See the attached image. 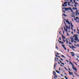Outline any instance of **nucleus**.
I'll return each instance as SVG.
<instances>
[{
  "instance_id": "nucleus-44",
  "label": "nucleus",
  "mask_w": 79,
  "mask_h": 79,
  "mask_svg": "<svg viewBox=\"0 0 79 79\" xmlns=\"http://www.w3.org/2000/svg\"><path fill=\"white\" fill-rule=\"evenodd\" d=\"M56 53H57V52H55V54H56Z\"/></svg>"
},
{
  "instance_id": "nucleus-63",
  "label": "nucleus",
  "mask_w": 79,
  "mask_h": 79,
  "mask_svg": "<svg viewBox=\"0 0 79 79\" xmlns=\"http://www.w3.org/2000/svg\"><path fill=\"white\" fill-rule=\"evenodd\" d=\"M58 58H60V56H58Z\"/></svg>"
},
{
  "instance_id": "nucleus-22",
  "label": "nucleus",
  "mask_w": 79,
  "mask_h": 79,
  "mask_svg": "<svg viewBox=\"0 0 79 79\" xmlns=\"http://www.w3.org/2000/svg\"><path fill=\"white\" fill-rule=\"evenodd\" d=\"M72 56H74V54H72L71 55Z\"/></svg>"
},
{
  "instance_id": "nucleus-59",
  "label": "nucleus",
  "mask_w": 79,
  "mask_h": 79,
  "mask_svg": "<svg viewBox=\"0 0 79 79\" xmlns=\"http://www.w3.org/2000/svg\"><path fill=\"white\" fill-rule=\"evenodd\" d=\"M56 57H58V56H57V55H56Z\"/></svg>"
},
{
  "instance_id": "nucleus-37",
  "label": "nucleus",
  "mask_w": 79,
  "mask_h": 79,
  "mask_svg": "<svg viewBox=\"0 0 79 79\" xmlns=\"http://www.w3.org/2000/svg\"><path fill=\"white\" fill-rule=\"evenodd\" d=\"M74 6H75V7H76L77 6V5H74Z\"/></svg>"
},
{
  "instance_id": "nucleus-30",
  "label": "nucleus",
  "mask_w": 79,
  "mask_h": 79,
  "mask_svg": "<svg viewBox=\"0 0 79 79\" xmlns=\"http://www.w3.org/2000/svg\"><path fill=\"white\" fill-rule=\"evenodd\" d=\"M62 11H63V12H64V13H66V12H65V11H63V10H62Z\"/></svg>"
},
{
  "instance_id": "nucleus-8",
  "label": "nucleus",
  "mask_w": 79,
  "mask_h": 79,
  "mask_svg": "<svg viewBox=\"0 0 79 79\" xmlns=\"http://www.w3.org/2000/svg\"><path fill=\"white\" fill-rule=\"evenodd\" d=\"M63 9H65V10H69L70 9H71V8H64Z\"/></svg>"
},
{
  "instance_id": "nucleus-26",
  "label": "nucleus",
  "mask_w": 79,
  "mask_h": 79,
  "mask_svg": "<svg viewBox=\"0 0 79 79\" xmlns=\"http://www.w3.org/2000/svg\"><path fill=\"white\" fill-rule=\"evenodd\" d=\"M62 57H63V58H65V57H64V56L63 55H62Z\"/></svg>"
},
{
  "instance_id": "nucleus-6",
  "label": "nucleus",
  "mask_w": 79,
  "mask_h": 79,
  "mask_svg": "<svg viewBox=\"0 0 79 79\" xmlns=\"http://www.w3.org/2000/svg\"><path fill=\"white\" fill-rule=\"evenodd\" d=\"M65 27L67 29H70V27H68V26H66V23H65Z\"/></svg>"
},
{
  "instance_id": "nucleus-18",
  "label": "nucleus",
  "mask_w": 79,
  "mask_h": 79,
  "mask_svg": "<svg viewBox=\"0 0 79 79\" xmlns=\"http://www.w3.org/2000/svg\"><path fill=\"white\" fill-rule=\"evenodd\" d=\"M57 64V63L55 64L54 65V67H56V65Z\"/></svg>"
},
{
  "instance_id": "nucleus-40",
  "label": "nucleus",
  "mask_w": 79,
  "mask_h": 79,
  "mask_svg": "<svg viewBox=\"0 0 79 79\" xmlns=\"http://www.w3.org/2000/svg\"><path fill=\"white\" fill-rule=\"evenodd\" d=\"M60 60H61V61H63V59H62L60 58Z\"/></svg>"
},
{
  "instance_id": "nucleus-3",
  "label": "nucleus",
  "mask_w": 79,
  "mask_h": 79,
  "mask_svg": "<svg viewBox=\"0 0 79 79\" xmlns=\"http://www.w3.org/2000/svg\"><path fill=\"white\" fill-rule=\"evenodd\" d=\"M72 68L76 72L77 71V70L76 69V68L74 67V66H72Z\"/></svg>"
},
{
  "instance_id": "nucleus-43",
  "label": "nucleus",
  "mask_w": 79,
  "mask_h": 79,
  "mask_svg": "<svg viewBox=\"0 0 79 79\" xmlns=\"http://www.w3.org/2000/svg\"><path fill=\"white\" fill-rule=\"evenodd\" d=\"M75 4H78L76 2H75Z\"/></svg>"
},
{
  "instance_id": "nucleus-28",
  "label": "nucleus",
  "mask_w": 79,
  "mask_h": 79,
  "mask_svg": "<svg viewBox=\"0 0 79 79\" xmlns=\"http://www.w3.org/2000/svg\"><path fill=\"white\" fill-rule=\"evenodd\" d=\"M74 63H75V64H76V65H77V64L76 63V62H74Z\"/></svg>"
},
{
  "instance_id": "nucleus-13",
  "label": "nucleus",
  "mask_w": 79,
  "mask_h": 79,
  "mask_svg": "<svg viewBox=\"0 0 79 79\" xmlns=\"http://www.w3.org/2000/svg\"><path fill=\"white\" fill-rule=\"evenodd\" d=\"M71 16L72 17H73L74 18L75 17V16L74 15H73V14H71Z\"/></svg>"
},
{
  "instance_id": "nucleus-15",
  "label": "nucleus",
  "mask_w": 79,
  "mask_h": 79,
  "mask_svg": "<svg viewBox=\"0 0 79 79\" xmlns=\"http://www.w3.org/2000/svg\"><path fill=\"white\" fill-rule=\"evenodd\" d=\"M63 15H64V16L65 17H66V15H65V14H63V15H62V16H63Z\"/></svg>"
},
{
  "instance_id": "nucleus-33",
  "label": "nucleus",
  "mask_w": 79,
  "mask_h": 79,
  "mask_svg": "<svg viewBox=\"0 0 79 79\" xmlns=\"http://www.w3.org/2000/svg\"><path fill=\"white\" fill-rule=\"evenodd\" d=\"M61 64H63V65H64V63H62Z\"/></svg>"
},
{
  "instance_id": "nucleus-12",
  "label": "nucleus",
  "mask_w": 79,
  "mask_h": 79,
  "mask_svg": "<svg viewBox=\"0 0 79 79\" xmlns=\"http://www.w3.org/2000/svg\"><path fill=\"white\" fill-rule=\"evenodd\" d=\"M62 39H66V37L65 36H62Z\"/></svg>"
},
{
  "instance_id": "nucleus-50",
  "label": "nucleus",
  "mask_w": 79,
  "mask_h": 79,
  "mask_svg": "<svg viewBox=\"0 0 79 79\" xmlns=\"http://www.w3.org/2000/svg\"><path fill=\"white\" fill-rule=\"evenodd\" d=\"M69 71H71V70H70V69H69Z\"/></svg>"
},
{
  "instance_id": "nucleus-11",
  "label": "nucleus",
  "mask_w": 79,
  "mask_h": 79,
  "mask_svg": "<svg viewBox=\"0 0 79 79\" xmlns=\"http://www.w3.org/2000/svg\"><path fill=\"white\" fill-rule=\"evenodd\" d=\"M64 31H66V32H68V30H67V29H65V27H64Z\"/></svg>"
},
{
  "instance_id": "nucleus-14",
  "label": "nucleus",
  "mask_w": 79,
  "mask_h": 79,
  "mask_svg": "<svg viewBox=\"0 0 79 79\" xmlns=\"http://www.w3.org/2000/svg\"><path fill=\"white\" fill-rule=\"evenodd\" d=\"M69 74L70 75H73V74H72V73H71V72L69 71Z\"/></svg>"
},
{
  "instance_id": "nucleus-54",
  "label": "nucleus",
  "mask_w": 79,
  "mask_h": 79,
  "mask_svg": "<svg viewBox=\"0 0 79 79\" xmlns=\"http://www.w3.org/2000/svg\"><path fill=\"white\" fill-rule=\"evenodd\" d=\"M72 0H70V2H72Z\"/></svg>"
},
{
  "instance_id": "nucleus-21",
  "label": "nucleus",
  "mask_w": 79,
  "mask_h": 79,
  "mask_svg": "<svg viewBox=\"0 0 79 79\" xmlns=\"http://www.w3.org/2000/svg\"><path fill=\"white\" fill-rule=\"evenodd\" d=\"M64 68L65 69H66V70L67 71H68V70L66 69V67H64Z\"/></svg>"
},
{
  "instance_id": "nucleus-51",
  "label": "nucleus",
  "mask_w": 79,
  "mask_h": 79,
  "mask_svg": "<svg viewBox=\"0 0 79 79\" xmlns=\"http://www.w3.org/2000/svg\"><path fill=\"white\" fill-rule=\"evenodd\" d=\"M71 12H72V13H73V10H71Z\"/></svg>"
},
{
  "instance_id": "nucleus-42",
  "label": "nucleus",
  "mask_w": 79,
  "mask_h": 79,
  "mask_svg": "<svg viewBox=\"0 0 79 79\" xmlns=\"http://www.w3.org/2000/svg\"><path fill=\"white\" fill-rule=\"evenodd\" d=\"M76 19H78L79 18H78V17H76Z\"/></svg>"
},
{
  "instance_id": "nucleus-47",
  "label": "nucleus",
  "mask_w": 79,
  "mask_h": 79,
  "mask_svg": "<svg viewBox=\"0 0 79 79\" xmlns=\"http://www.w3.org/2000/svg\"><path fill=\"white\" fill-rule=\"evenodd\" d=\"M56 59H57V60H58V58H56Z\"/></svg>"
},
{
  "instance_id": "nucleus-23",
  "label": "nucleus",
  "mask_w": 79,
  "mask_h": 79,
  "mask_svg": "<svg viewBox=\"0 0 79 79\" xmlns=\"http://www.w3.org/2000/svg\"><path fill=\"white\" fill-rule=\"evenodd\" d=\"M69 44H70V45H72V44L71 43V42H69Z\"/></svg>"
},
{
  "instance_id": "nucleus-20",
  "label": "nucleus",
  "mask_w": 79,
  "mask_h": 79,
  "mask_svg": "<svg viewBox=\"0 0 79 79\" xmlns=\"http://www.w3.org/2000/svg\"><path fill=\"white\" fill-rule=\"evenodd\" d=\"M79 54H78L77 55V58H79Z\"/></svg>"
},
{
  "instance_id": "nucleus-58",
  "label": "nucleus",
  "mask_w": 79,
  "mask_h": 79,
  "mask_svg": "<svg viewBox=\"0 0 79 79\" xmlns=\"http://www.w3.org/2000/svg\"><path fill=\"white\" fill-rule=\"evenodd\" d=\"M58 64H60V63L59 62H58Z\"/></svg>"
},
{
  "instance_id": "nucleus-9",
  "label": "nucleus",
  "mask_w": 79,
  "mask_h": 79,
  "mask_svg": "<svg viewBox=\"0 0 79 79\" xmlns=\"http://www.w3.org/2000/svg\"><path fill=\"white\" fill-rule=\"evenodd\" d=\"M66 22L69 24V25L70 24V23L68 19H67L66 20Z\"/></svg>"
},
{
  "instance_id": "nucleus-24",
  "label": "nucleus",
  "mask_w": 79,
  "mask_h": 79,
  "mask_svg": "<svg viewBox=\"0 0 79 79\" xmlns=\"http://www.w3.org/2000/svg\"><path fill=\"white\" fill-rule=\"evenodd\" d=\"M63 42H65V40H64V39H62Z\"/></svg>"
},
{
  "instance_id": "nucleus-41",
  "label": "nucleus",
  "mask_w": 79,
  "mask_h": 79,
  "mask_svg": "<svg viewBox=\"0 0 79 79\" xmlns=\"http://www.w3.org/2000/svg\"><path fill=\"white\" fill-rule=\"evenodd\" d=\"M60 63H62V62H61V60H60Z\"/></svg>"
},
{
  "instance_id": "nucleus-61",
  "label": "nucleus",
  "mask_w": 79,
  "mask_h": 79,
  "mask_svg": "<svg viewBox=\"0 0 79 79\" xmlns=\"http://www.w3.org/2000/svg\"><path fill=\"white\" fill-rule=\"evenodd\" d=\"M59 70L60 71V68H59Z\"/></svg>"
},
{
  "instance_id": "nucleus-52",
  "label": "nucleus",
  "mask_w": 79,
  "mask_h": 79,
  "mask_svg": "<svg viewBox=\"0 0 79 79\" xmlns=\"http://www.w3.org/2000/svg\"><path fill=\"white\" fill-rule=\"evenodd\" d=\"M59 39H60V40H61V38L60 37Z\"/></svg>"
},
{
  "instance_id": "nucleus-27",
  "label": "nucleus",
  "mask_w": 79,
  "mask_h": 79,
  "mask_svg": "<svg viewBox=\"0 0 79 79\" xmlns=\"http://www.w3.org/2000/svg\"><path fill=\"white\" fill-rule=\"evenodd\" d=\"M70 53H71V54H74V53L73 52H71Z\"/></svg>"
},
{
  "instance_id": "nucleus-19",
  "label": "nucleus",
  "mask_w": 79,
  "mask_h": 79,
  "mask_svg": "<svg viewBox=\"0 0 79 79\" xmlns=\"http://www.w3.org/2000/svg\"><path fill=\"white\" fill-rule=\"evenodd\" d=\"M62 47H63V48H64L65 47V46L64 45H62Z\"/></svg>"
},
{
  "instance_id": "nucleus-53",
  "label": "nucleus",
  "mask_w": 79,
  "mask_h": 79,
  "mask_svg": "<svg viewBox=\"0 0 79 79\" xmlns=\"http://www.w3.org/2000/svg\"><path fill=\"white\" fill-rule=\"evenodd\" d=\"M61 32V31H60V32H59V34H61V33H60V32Z\"/></svg>"
},
{
  "instance_id": "nucleus-29",
  "label": "nucleus",
  "mask_w": 79,
  "mask_h": 79,
  "mask_svg": "<svg viewBox=\"0 0 79 79\" xmlns=\"http://www.w3.org/2000/svg\"><path fill=\"white\" fill-rule=\"evenodd\" d=\"M66 42H68V38H67V39H66Z\"/></svg>"
},
{
  "instance_id": "nucleus-38",
  "label": "nucleus",
  "mask_w": 79,
  "mask_h": 79,
  "mask_svg": "<svg viewBox=\"0 0 79 79\" xmlns=\"http://www.w3.org/2000/svg\"><path fill=\"white\" fill-rule=\"evenodd\" d=\"M61 44H64V43H63V42H62Z\"/></svg>"
},
{
  "instance_id": "nucleus-57",
  "label": "nucleus",
  "mask_w": 79,
  "mask_h": 79,
  "mask_svg": "<svg viewBox=\"0 0 79 79\" xmlns=\"http://www.w3.org/2000/svg\"><path fill=\"white\" fill-rule=\"evenodd\" d=\"M60 65L61 66H63V65H62L61 64H60Z\"/></svg>"
},
{
  "instance_id": "nucleus-17",
  "label": "nucleus",
  "mask_w": 79,
  "mask_h": 79,
  "mask_svg": "<svg viewBox=\"0 0 79 79\" xmlns=\"http://www.w3.org/2000/svg\"><path fill=\"white\" fill-rule=\"evenodd\" d=\"M56 72L58 74H60V72L59 71H56Z\"/></svg>"
},
{
  "instance_id": "nucleus-25",
  "label": "nucleus",
  "mask_w": 79,
  "mask_h": 79,
  "mask_svg": "<svg viewBox=\"0 0 79 79\" xmlns=\"http://www.w3.org/2000/svg\"><path fill=\"white\" fill-rule=\"evenodd\" d=\"M70 63L71 64H72V65L73 66H74L73 64H72V63H71V62L70 61Z\"/></svg>"
},
{
  "instance_id": "nucleus-46",
  "label": "nucleus",
  "mask_w": 79,
  "mask_h": 79,
  "mask_svg": "<svg viewBox=\"0 0 79 79\" xmlns=\"http://www.w3.org/2000/svg\"><path fill=\"white\" fill-rule=\"evenodd\" d=\"M60 76H63V75L62 74H61Z\"/></svg>"
},
{
  "instance_id": "nucleus-62",
  "label": "nucleus",
  "mask_w": 79,
  "mask_h": 79,
  "mask_svg": "<svg viewBox=\"0 0 79 79\" xmlns=\"http://www.w3.org/2000/svg\"><path fill=\"white\" fill-rule=\"evenodd\" d=\"M70 48H71V46H69Z\"/></svg>"
},
{
  "instance_id": "nucleus-1",
  "label": "nucleus",
  "mask_w": 79,
  "mask_h": 79,
  "mask_svg": "<svg viewBox=\"0 0 79 79\" xmlns=\"http://www.w3.org/2000/svg\"><path fill=\"white\" fill-rule=\"evenodd\" d=\"M75 37V40H76V41H77V42H78L79 40H78V38H77V37L76 36V35H73V37Z\"/></svg>"
},
{
  "instance_id": "nucleus-7",
  "label": "nucleus",
  "mask_w": 79,
  "mask_h": 79,
  "mask_svg": "<svg viewBox=\"0 0 79 79\" xmlns=\"http://www.w3.org/2000/svg\"><path fill=\"white\" fill-rule=\"evenodd\" d=\"M53 74L54 75V76H56V77L57 78V76H56V75H55V74H56V72H55L53 71Z\"/></svg>"
},
{
  "instance_id": "nucleus-32",
  "label": "nucleus",
  "mask_w": 79,
  "mask_h": 79,
  "mask_svg": "<svg viewBox=\"0 0 79 79\" xmlns=\"http://www.w3.org/2000/svg\"><path fill=\"white\" fill-rule=\"evenodd\" d=\"M64 48V49L65 50H66V48H65V47Z\"/></svg>"
},
{
  "instance_id": "nucleus-35",
  "label": "nucleus",
  "mask_w": 79,
  "mask_h": 79,
  "mask_svg": "<svg viewBox=\"0 0 79 79\" xmlns=\"http://www.w3.org/2000/svg\"><path fill=\"white\" fill-rule=\"evenodd\" d=\"M67 35H68V36H69V35L68 34V33H67Z\"/></svg>"
},
{
  "instance_id": "nucleus-56",
  "label": "nucleus",
  "mask_w": 79,
  "mask_h": 79,
  "mask_svg": "<svg viewBox=\"0 0 79 79\" xmlns=\"http://www.w3.org/2000/svg\"><path fill=\"white\" fill-rule=\"evenodd\" d=\"M77 61H78V58H77Z\"/></svg>"
},
{
  "instance_id": "nucleus-60",
  "label": "nucleus",
  "mask_w": 79,
  "mask_h": 79,
  "mask_svg": "<svg viewBox=\"0 0 79 79\" xmlns=\"http://www.w3.org/2000/svg\"><path fill=\"white\" fill-rule=\"evenodd\" d=\"M74 42H75V43H77L76 41H74Z\"/></svg>"
},
{
  "instance_id": "nucleus-36",
  "label": "nucleus",
  "mask_w": 79,
  "mask_h": 79,
  "mask_svg": "<svg viewBox=\"0 0 79 79\" xmlns=\"http://www.w3.org/2000/svg\"><path fill=\"white\" fill-rule=\"evenodd\" d=\"M56 47L57 49H58V47H57V46H56Z\"/></svg>"
},
{
  "instance_id": "nucleus-16",
  "label": "nucleus",
  "mask_w": 79,
  "mask_h": 79,
  "mask_svg": "<svg viewBox=\"0 0 79 79\" xmlns=\"http://www.w3.org/2000/svg\"><path fill=\"white\" fill-rule=\"evenodd\" d=\"M55 61H58V60L57 59H56V58H55Z\"/></svg>"
},
{
  "instance_id": "nucleus-55",
  "label": "nucleus",
  "mask_w": 79,
  "mask_h": 79,
  "mask_svg": "<svg viewBox=\"0 0 79 79\" xmlns=\"http://www.w3.org/2000/svg\"><path fill=\"white\" fill-rule=\"evenodd\" d=\"M74 31L75 32V31H76V30L74 29Z\"/></svg>"
},
{
  "instance_id": "nucleus-64",
  "label": "nucleus",
  "mask_w": 79,
  "mask_h": 79,
  "mask_svg": "<svg viewBox=\"0 0 79 79\" xmlns=\"http://www.w3.org/2000/svg\"><path fill=\"white\" fill-rule=\"evenodd\" d=\"M65 79H68V78H67V77L66 78H65Z\"/></svg>"
},
{
  "instance_id": "nucleus-34",
  "label": "nucleus",
  "mask_w": 79,
  "mask_h": 79,
  "mask_svg": "<svg viewBox=\"0 0 79 79\" xmlns=\"http://www.w3.org/2000/svg\"><path fill=\"white\" fill-rule=\"evenodd\" d=\"M75 2H76V1L75 0L73 1V2L74 3H76Z\"/></svg>"
},
{
  "instance_id": "nucleus-2",
  "label": "nucleus",
  "mask_w": 79,
  "mask_h": 79,
  "mask_svg": "<svg viewBox=\"0 0 79 79\" xmlns=\"http://www.w3.org/2000/svg\"><path fill=\"white\" fill-rule=\"evenodd\" d=\"M68 3V2H65L64 3V5L62 4V6H67V4Z\"/></svg>"
},
{
  "instance_id": "nucleus-5",
  "label": "nucleus",
  "mask_w": 79,
  "mask_h": 79,
  "mask_svg": "<svg viewBox=\"0 0 79 79\" xmlns=\"http://www.w3.org/2000/svg\"><path fill=\"white\" fill-rule=\"evenodd\" d=\"M70 25L71 26V29L72 30V31H73V24H72V23H71V24H70Z\"/></svg>"
},
{
  "instance_id": "nucleus-48",
  "label": "nucleus",
  "mask_w": 79,
  "mask_h": 79,
  "mask_svg": "<svg viewBox=\"0 0 79 79\" xmlns=\"http://www.w3.org/2000/svg\"><path fill=\"white\" fill-rule=\"evenodd\" d=\"M59 43H61V41H59Z\"/></svg>"
},
{
  "instance_id": "nucleus-10",
  "label": "nucleus",
  "mask_w": 79,
  "mask_h": 79,
  "mask_svg": "<svg viewBox=\"0 0 79 79\" xmlns=\"http://www.w3.org/2000/svg\"><path fill=\"white\" fill-rule=\"evenodd\" d=\"M75 14H76L77 15H79V13H78V11L76 10V13H75Z\"/></svg>"
},
{
  "instance_id": "nucleus-31",
  "label": "nucleus",
  "mask_w": 79,
  "mask_h": 79,
  "mask_svg": "<svg viewBox=\"0 0 79 79\" xmlns=\"http://www.w3.org/2000/svg\"><path fill=\"white\" fill-rule=\"evenodd\" d=\"M70 3V2H68V5H70V4H69Z\"/></svg>"
},
{
  "instance_id": "nucleus-39",
  "label": "nucleus",
  "mask_w": 79,
  "mask_h": 79,
  "mask_svg": "<svg viewBox=\"0 0 79 79\" xmlns=\"http://www.w3.org/2000/svg\"><path fill=\"white\" fill-rule=\"evenodd\" d=\"M73 15H75V14H76V13H74V12H73Z\"/></svg>"
},
{
  "instance_id": "nucleus-4",
  "label": "nucleus",
  "mask_w": 79,
  "mask_h": 79,
  "mask_svg": "<svg viewBox=\"0 0 79 79\" xmlns=\"http://www.w3.org/2000/svg\"><path fill=\"white\" fill-rule=\"evenodd\" d=\"M70 39H71V42L72 43H73V42H74V38L73 37H70Z\"/></svg>"
},
{
  "instance_id": "nucleus-49",
  "label": "nucleus",
  "mask_w": 79,
  "mask_h": 79,
  "mask_svg": "<svg viewBox=\"0 0 79 79\" xmlns=\"http://www.w3.org/2000/svg\"><path fill=\"white\" fill-rule=\"evenodd\" d=\"M68 44V41H67V44Z\"/></svg>"
},
{
  "instance_id": "nucleus-45",
  "label": "nucleus",
  "mask_w": 79,
  "mask_h": 79,
  "mask_svg": "<svg viewBox=\"0 0 79 79\" xmlns=\"http://www.w3.org/2000/svg\"><path fill=\"white\" fill-rule=\"evenodd\" d=\"M57 55H59V53L58 52H57Z\"/></svg>"
}]
</instances>
